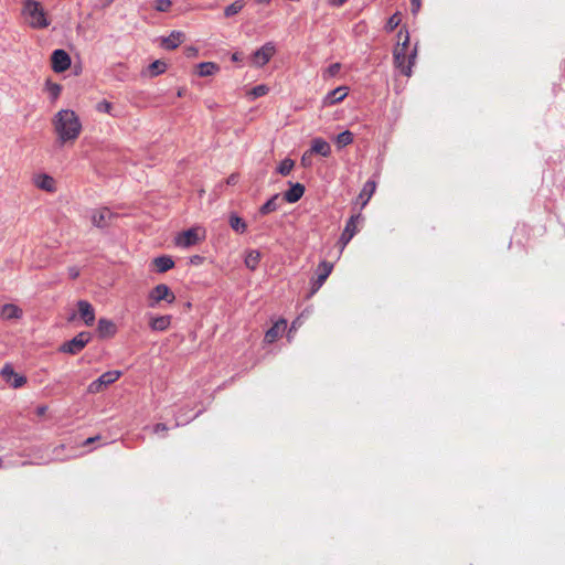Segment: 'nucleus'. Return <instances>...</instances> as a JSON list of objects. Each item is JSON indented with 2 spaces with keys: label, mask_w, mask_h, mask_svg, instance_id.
<instances>
[{
  "label": "nucleus",
  "mask_w": 565,
  "mask_h": 565,
  "mask_svg": "<svg viewBox=\"0 0 565 565\" xmlns=\"http://www.w3.org/2000/svg\"><path fill=\"white\" fill-rule=\"evenodd\" d=\"M52 124L60 145L74 142L82 131L81 120L75 111L71 109H62L57 111Z\"/></svg>",
  "instance_id": "1"
},
{
  "label": "nucleus",
  "mask_w": 565,
  "mask_h": 565,
  "mask_svg": "<svg viewBox=\"0 0 565 565\" xmlns=\"http://www.w3.org/2000/svg\"><path fill=\"white\" fill-rule=\"evenodd\" d=\"M21 14L31 29L42 30L51 24V19L40 1L22 0Z\"/></svg>",
  "instance_id": "2"
},
{
  "label": "nucleus",
  "mask_w": 565,
  "mask_h": 565,
  "mask_svg": "<svg viewBox=\"0 0 565 565\" xmlns=\"http://www.w3.org/2000/svg\"><path fill=\"white\" fill-rule=\"evenodd\" d=\"M409 51V33L406 29H401L397 32V44L393 51V63L394 67L407 77L412 76L413 73L409 66H405Z\"/></svg>",
  "instance_id": "3"
},
{
  "label": "nucleus",
  "mask_w": 565,
  "mask_h": 565,
  "mask_svg": "<svg viewBox=\"0 0 565 565\" xmlns=\"http://www.w3.org/2000/svg\"><path fill=\"white\" fill-rule=\"evenodd\" d=\"M90 340V332L82 331L78 334H76L73 339L64 342L61 345L60 351L68 354H77L87 345V343Z\"/></svg>",
  "instance_id": "4"
},
{
  "label": "nucleus",
  "mask_w": 565,
  "mask_h": 565,
  "mask_svg": "<svg viewBox=\"0 0 565 565\" xmlns=\"http://www.w3.org/2000/svg\"><path fill=\"white\" fill-rule=\"evenodd\" d=\"M175 300V296L172 290L164 284L157 285L149 292V307L154 308L160 301H167L172 303Z\"/></svg>",
  "instance_id": "5"
},
{
  "label": "nucleus",
  "mask_w": 565,
  "mask_h": 565,
  "mask_svg": "<svg viewBox=\"0 0 565 565\" xmlns=\"http://www.w3.org/2000/svg\"><path fill=\"white\" fill-rule=\"evenodd\" d=\"M121 376L120 371H108L103 373L97 380L88 385V393L96 394L102 392L108 385L115 383Z\"/></svg>",
  "instance_id": "6"
},
{
  "label": "nucleus",
  "mask_w": 565,
  "mask_h": 565,
  "mask_svg": "<svg viewBox=\"0 0 565 565\" xmlns=\"http://www.w3.org/2000/svg\"><path fill=\"white\" fill-rule=\"evenodd\" d=\"M363 220V216L359 214L352 215L340 236L339 243L341 244V248L343 249L349 242L354 237V235L359 232L358 224Z\"/></svg>",
  "instance_id": "7"
},
{
  "label": "nucleus",
  "mask_w": 565,
  "mask_h": 565,
  "mask_svg": "<svg viewBox=\"0 0 565 565\" xmlns=\"http://www.w3.org/2000/svg\"><path fill=\"white\" fill-rule=\"evenodd\" d=\"M276 52L275 44L273 42L265 43L262 47L256 50L252 55V63L257 67L266 65Z\"/></svg>",
  "instance_id": "8"
},
{
  "label": "nucleus",
  "mask_w": 565,
  "mask_h": 565,
  "mask_svg": "<svg viewBox=\"0 0 565 565\" xmlns=\"http://www.w3.org/2000/svg\"><path fill=\"white\" fill-rule=\"evenodd\" d=\"M89 217L94 226L105 228L111 223L115 214L108 207H100L92 210Z\"/></svg>",
  "instance_id": "9"
},
{
  "label": "nucleus",
  "mask_w": 565,
  "mask_h": 565,
  "mask_svg": "<svg viewBox=\"0 0 565 565\" xmlns=\"http://www.w3.org/2000/svg\"><path fill=\"white\" fill-rule=\"evenodd\" d=\"M52 70L55 73H63L71 66V57L68 53L62 49L53 51L51 56Z\"/></svg>",
  "instance_id": "10"
},
{
  "label": "nucleus",
  "mask_w": 565,
  "mask_h": 565,
  "mask_svg": "<svg viewBox=\"0 0 565 565\" xmlns=\"http://www.w3.org/2000/svg\"><path fill=\"white\" fill-rule=\"evenodd\" d=\"M200 241L199 232L196 228H189L182 232L177 238L175 244L179 247L188 248L195 245Z\"/></svg>",
  "instance_id": "11"
},
{
  "label": "nucleus",
  "mask_w": 565,
  "mask_h": 565,
  "mask_svg": "<svg viewBox=\"0 0 565 565\" xmlns=\"http://www.w3.org/2000/svg\"><path fill=\"white\" fill-rule=\"evenodd\" d=\"M333 269V265L329 262H321L318 266V275L315 281L312 282V292H316L321 286L324 284L329 275Z\"/></svg>",
  "instance_id": "12"
},
{
  "label": "nucleus",
  "mask_w": 565,
  "mask_h": 565,
  "mask_svg": "<svg viewBox=\"0 0 565 565\" xmlns=\"http://www.w3.org/2000/svg\"><path fill=\"white\" fill-rule=\"evenodd\" d=\"M77 309L81 319L85 322L86 326H93L95 322V310L93 306L87 300H78Z\"/></svg>",
  "instance_id": "13"
},
{
  "label": "nucleus",
  "mask_w": 565,
  "mask_h": 565,
  "mask_svg": "<svg viewBox=\"0 0 565 565\" xmlns=\"http://www.w3.org/2000/svg\"><path fill=\"white\" fill-rule=\"evenodd\" d=\"M349 93V88L347 86H339L332 90H330L323 98V106H332L337 103L342 102Z\"/></svg>",
  "instance_id": "14"
},
{
  "label": "nucleus",
  "mask_w": 565,
  "mask_h": 565,
  "mask_svg": "<svg viewBox=\"0 0 565 565\" xmlns=\"http://www.w3.org/2000/svg\"><path fill=\"white\" fill-rule=\"evenodd\" d=\"M184 40V34L180 31H172L168 36L162 38L161 46L166 50L177 49Z\"/></svg>",
  "instance_id": "15"
},
{
  "label": "nucleus",
  "mask_w": 565,
  "mask_h": 565,
  "mask_svg": "<svg viewBox=\"0 0 565 565\" xmlns=\"http://www.w3.org/2000/svg\"><path fill=\"white\" fill-rule=\"evenodd\" d=\"M309 150L312 151V154H319L321 157H329L331 154L330 145L319 137L312 139Z\"/></svg>",
  "instance_id": "16"
},
{
  "label": "nucleus",
  "mask_w": 565,
  "mask_h": 565,
  "mask_svg": "<svg viewBox=\"0 0 565 565\" xmlns=\"http://www.w3.org/2000/svg\"><path fill=\"white\" fill-rule=\"evenodd\" d=\"M23 311L17 305L6 303L1 307L0 316L3 320H18L22 318Z\"/></svg>",
  "instance_id": "17"
},
{
  "label": "nucleus",
  "mask_w": 565,
  "mask_h": 565,
  "mask_svg": "<svg viewBox=\"0 0 565 565\" xmlns=\"http://www.w3.org/2000/svg\"><path fill=\"white\" fill-rule=\"evenodd\" d=\"M115 323L106 318H100L98 320L97 331L102 338H110L116 333Z\"/></svg>",
  "instance_id": "18"
},
{
  "label": "nucleus",
  "mask_w": 565,
  "mask_h": 565,
  "mask_svg": "<svg viewBox=\"0 0 565 565\" xmlns=\"http://www.w3.org/2000/svg\"><path fill=\"white\" fill-rule=\"evenodd\" d=\"M34 183L39 189L47 192H54L56 190L55 180L45 173L36 175Z\"/></svg>",
  "instance_id": "19"
},
{
  "label": "nucleus",
  "mask_w": 565,
  "mask_h": 565,
  "mask_svg": "<svg viewBox=\"0 0 565 565\" xmlns=\"http://www.w3.org/2000/svg\"><path fill=\"white\" fill-rule=\"evenodd\" d=\"M305 193V186L300 183L292 184L289 190L284 193V199L288 203H296Z\"/></svg>",
  "instance_id": "20"
},
{
  "label": "nucleus",
  "mask_w": 565,
  "mask_h": 565,
  "mask_svg": "<svg viewBox=\"0 0 565 565\" xmlns=\"http://www.w3.org/2000/svg\"><path fill=\"white\" fill-rule=\"evenodd\" d=\"M286 324V320H280L279 322H276L270 329L267 330L265 334V342L273 343L274 341H276L280 337L281 332L285 330Z\"/></svg>",
  "instance_id": "21"
},
{
  "label": "nucleus",
  "mask_w": 565,
  "mask_h": 565,
  "mask_svg": "<svg viewBox=\"0 0 565 565\" xmlns=\"http://www.w3.org/2000/svg\"><path fill=\"white\" fill-rule=\"evenodd\" d=\"M153 265L158 273H166L174 267V262L170 256H159L153 259Z\"/></svg>",
  "instance_id": "22"
},
{
  "label": "nucleus",
  "mask_w": 565,
  "mask_h": 565,
  "mask_svg": "<svg viewBox=\"0 0 565 565\" xmlns=\"http://www.w3.org/2000/svg\"><path fill=\"white\" fill-rule=\"evenodd\" d=\"M171 323L170 316H159L154 317L150 320V328L154 331H164L169 328Z\"/></svg>",
  "instance_id": "23"
},
{
  "label": "nucleus",
  "mask_w": 565,
  "mask_h": 565,
  "mask_svg": "<svg viewBox=\"0 0 565 565\" xmlns=\"http://www.w3.org/2000/svg\"><path fill=\"white\" fill-rule=\"evenodd\" d=\"M220 70L213 62H202L198 65V74L202 77L215 74Z\"/></svg>",
  "instance_id": "24"
},
{
  "label": "nucleus",
  "mask_w": 565,
  "mask_h": 565,
  "mask_svg": "<svg viewBox=\"0 0 565 565\" xmlns=\"http://www.w3.org/2000/svg\"><path fill=\"white\" fill-rule=\"evenodd\" d=\"M278 201H279V194L273 195L267 202H265L260 206L259 213L263 215H266V214H269V213L278 210V207H279Z\"/></svg>",
  "instance_id": "25"
},
{
  "label": "nucleus",
  "mask_w": 565,
  "mask_h": 565,
  "mask_svg": "<svg viewBox=\"0 0 565 565\" xmlns=\"http://www.w3.org/2000/svg\"><path fill=\"white\" fill-rule=\"evenodd\" d=\"M228 223L232 230L236 233H244L247 228L246 222L235 213L230 215Z\"/></svg>",
  "instance_id": "26"
},
{
  "label": "nucleus",
  "mask_w": 565,
  "mask_h": 565,
  "mask_svg": "<svg viewBox=\"0 0 565 565\" xmlns=\"http://www.w3.org/2000/svg\"><path fill=\"white\" fill-rule=\"evenodd\" d=\"M245 7L244 0H236L224 9V15L226 18L233 17L242 11Z\"/></svg>",
  "instance_id": "27"
},
{
  "label": "nucleus",
  "mask_w": 565,
  "mask_h": 565,
  "mask_svg": "<svg viewBox=\"0 0 565 565\" xmlns=\"http://www.w3.org/2000/svg\"><path fill=\"white\" fill-rule=\"evenodd\" d=\"M260 262V253L258 250H250L245 257V265L247 268L254 270Z\"/></svg>",
  "instance_id": "28"
},
{
  "label": "nucleus",
  "mask_w": 565,
  "mask_h": 565,
  "mask_svg": "<svg viewBox=\"0 0 565 565\" xmlns=\"http://www.w3.org/2000/svg\"><path fill=\"white\" fill-rule=\"evenodd\" d=\"M375 186H376L375 182L371 181V180H369L364 184V186L360 193V198L364 199L363 205H365L367 203V201L371 199V196L373 195V193L375 191Z\"/></svg>",
  "instance_id": "29"
},
{
  "label": "nucleus",
  "mask_w": 565,
  "mask_h": 565,
  "mask_svg": "<svg viewBox=\"0 0 565 565\" xmlns=\"http://www.w3.org/2000/svg\"><path fill=\"white\" fill-rule=\"evenodd\" d=\"M167 64L163 61L157 60L148 66L150 76H157L166 72Z\"/></svg>",
  "instance_id": "30"
},
{
  "label": "nucleus",
  "mask_w": 565,
  "mask_h": 565,
  "mask_svg": "<svg viewBox=\"0 0 565 565\" xmlns=\"http://www.w3.org/2000/svg\"><path fill=\"white\" fill-rule=\"evenodd\" d=\"M353 142V134L349 130L342 131L337 136L335 143L339 148L345 147Z\"/></svg>",
  "instance_id": "31"
},
{
  "label": "nucleus",
  "mask_w": 565,
  "mask_h": 565,
  "mask_svg": "<svg viewBox=\"0 0 565 565\" xmlns=\"http://www.w3.org/2000/svg\"><path fill=\"white\" fill-rule=\"evenodd\" d=\"M294 166V160L286 158L279 163L277 172L280 173L281 175H288L291 172Z\"/></svg>",
  "instance_id": "32"
},
{
  "label": "nucleus",
  "mask_w": 565,
  "mask_h": 565,
  "mask_svg": "<svg viewBox=\"0 0 565 565\" xmlns=\"http://www.w3.org/2000/svg\"><path fill=\"white\" fill-rule=\"evenodd\" d=\"M46 90L49 92L51 99L54 102L58 98V96L62 92V86L57 83L47 81L46 82Z\"/></svg>",
  "instance_id": "33"
},
{
  "label": "nucleus",
  "mask_w": 565,
  "mask_h": 565,
  "mask_svg": "<svg viewBox=\"0 0 565 565\" xmlns=\"http://www.w3.org/2000/svg\"><path fill=\"white\" fill-rule=\"evenodd\" d=\"M402 19L399 13H394L386 22L385 30L386 32L394 31L401 23Z\"/></svg>",
  "instance_id": "34"
},
{
  "label": "nucleus",
  "mask_w": 565,
  "mask_h": 565,
  "mask_svg": "<svg viewBox=\"0 0 565 565\" xmlns=\"http://www.w3.org/2000/svg\"><path fill=\"white\" fill-rule=\"evenodd\" d=\"M172 6L171 0H154V9L158 12H168Z\"/></svg>",
  "instance_id": "35"
},
{
  "label": "nucleus",
  "mask_w": 565,
  "mask_h": 565,
  "mask_svg": "<svg viewBox=\"0 0 565 565\" xmlns=\"http://www.w3.org/2000/svg\"><path fill=\"white\" fill-rule=\"evenodd\" d=\"M417 58V44L409 51L408 55L406 56L405 66H409L411 70L416 63Z\"/></svg>",
  "instance_id": "36"
},
{
  "label": "nucleus",
  "mask_w": 565,
  "mask_h": 565,
  "mask_svg": "<svg viewBox=\"0 0 565 565\" xmlns=\"http://www.w3.org/2000/svg\"><path fill=\"white\" fill-rule=\"evenodd\" d=\"M268 87L266 85H257L250 90V95L254 98L262 97L268 93Z\"/></svg>",
  "instance_id": "37"
},
{
  "label": "nucleus",
  "mask_w": 565,
  "mask_h": 565,
  "mask_svg": "<svg viewBox=\"0 0 565 565\" xmlns=\"http://www.w3.org/2000/svg\"><path fill=\"white\" fill-rule=\"evenodd\" d=\"M17 373L10 364H6L1 370V375L7 382H10L12 377H14Z\"/></svg>",
  "instance_id": "38"
},
{
  "label": "nucleus",
  "mask_w": 565,
  "mask_h": 565,
  "mask_svg": "<svg viewBox=\"0 0 565 565\" xmlns=\"http://www.w3.org/2000/svg\"><path fill=\"white\" fill-rule=\"evenodd\" d=\"M113 108V105L107 100H102L97 104L96 109L100 113L109 114Z\"/></svg>",
  "instance_id": "39"
},
{
  "label": "nucleus",
  "mask_w": 565,
  "mask_h": 565,
  "mask_svg": "<svg viewBox=\"0 0 565 565\" xmlns=\"http://www.w3.org/2000/svg\"><path fill=\"white\" fill-rule=\"evenodd\" d=\"M312 151L307 150L301 157V164L306 168L311 167L312 164Z\"/></svg>",
  "instance_id": "40"
},
{
  "label": "nucleus",
  "mask_w": 565,
  "mask_h": 565,
  "mask_svg": "<svg viewBox=\"0 0 565 565\" xmlns=\"http://www.w3.org/2000/svg\"><path fill=\"white\" fill-rule=\"evenodd\" d=\"M26 383V377L23 376V375H19V374H15L14 377H13V382L11 383V385L14 387V388H19L21 386H23L24 384Z\"/></svg>",
  "instance_id": "41"
},
{
  "label": "nucleus",
  "mask_w": 565,
  "mask_h": 565,
  "mask_svg": "<svg viewBox=\"0 0 565 565\" xmlns=\"http://www.w3.org/2000/svg\"><path fill=\"white\" fill-rule=\"evenodd\" d=\"M340 68V63H333L328 67L327 73L329 76H335L339 73Z\"/></svg>",
  "instance_id": "42"
},
{
  "label": "nucleus",
  "mask_w": 565,
  "mask_h": 565,
  "mask_svg": "<svg viewBox=\"0 0 565 565\" xmlns=\"http://www.w3.org/2000/svg\"><path fill=\"white\" fill-rule=\"evenodd\" d=\"M412 6V13L416 14L420 9L422 0H409Z\"/></svg>",
  "instance_id": "43"
},
{
  "label": "nucleus",
  "mask_w": 565,
  "mask_h": 565,
  "mask_svg": "<svg viewBox=\"0 0 565 565\" xmlns=\"http://www.w3.org/2000/svg\"><path fill=\"white\" fill-rule=\"evenodd\" d=\"M68 276L71 279H76L79 276V269L76 266L70 267Z\"/></svg>",
  "instance_id": "44"
},
{
  "label": "nucleus",
  "mask_w": 565,
  "mask_h": 565,
  "mask_svg": "<svg viewBox=\"0 0 565 565\" xmlns=\"http://www.w3.org/2000/svg\"><path fill=\"white\" fill-rule=\"evenodd\" d=\"M167 430H168L167 425L162 424V423H159V424L154 425V427H153V433L154 434L164 433Z\"/></svg>",
  "instance_id": "45"
},
{
  "label": "nucleus",
  "mask_w": 565,
  "mask_h": 565,
  "mask_svg": "<svg viewBox=\"0 0 565 565\" xmlns=\"http://www.w3.org/2000/svg\"><path fill=\"white\" fill-rule=\"evenodd\" d=\"M348 0H328L329 4L332 7H341Z\"/></svg>",
  "instance_id": "46"
},
{
  "label": "nucleus",
  "mask_w": 565,
  "mask_h": 565,
  "mask_svg": "<svg viewBox=\"0 0 565 565\" xmlns=\"http://www.w3.org/2000/svg\"><path fill=\"white\" fill-rule=\"evenodd\" d=\"M98 439H99V436L89 437V438H87V439L83 443V446H88V445H90V444L95 443V441H96V440H98Z\"/></svg>",
  "instance_id": "47"
},
{
  "label": "nucleus",
  "mask_w": 565,
  "mask_h": 565,
  "mask_svg": "<svg viewBox=\"0 0 565 565\" xmlns=\"http://www.w3.org/2000/svg\"><path fill=\"white\" fill-rule=\"evenodd\" d=\"M201 262H202V257H201V256H199V255H195V256H193V257L191 258V263H193V264H199V263H201Z\"/></svg>",
  "instance_id": "48"
},
{
  "label": "nucleus",
  "mask_w": 565,
  "mask_h": 565,
  "mask_svg": "<svg viewBox=\"0 0 565 565\" xmlns=\"http://www.w3.org/2000/svg\"><path fill=\"white\" fill-rule=\"evenodd\" d=\"M115 0H104L103 1V4H102V8L105 9V8H108Z\"/></svg>",
  "instance_id": "49"
},
{
  "label": "nucleus",
  "mask_w": 565,
  "mask_h": 565,
  "mask_svg": "<svg viewBox=\"0 0 565 565\" xmlns=\"http://www.w3.org/2000/svg\"><path fill=\"white\" fill-rule=\"evenodd\" d=\"M232 61L238 62L241 61V53L236 52L232 55Z\"/></svg>",
  "instance_id": "50"
},
{
  "label": "nucleus",
  "mask_w": 565,
  "mask_h": 565,
  "mask_svg": "<svg viewBox=\"0 0 565 565\" xmlns=\"http://www.w3.org/2000/svg\"><path fill=\"white\" fill-rule=\"evenodd\" d=\"M236 182V177L234 174H232L228 180H227V183L228 184H234Z\"/></svg>",
  "instance_id": "51"
},
{
  "label": "nucleus",
  "mask_w": 565,
  "mask_h": 565,
  "mask_svg": "<svg viewBox=\"0 0 565 565\" xmlns=\"http://www.w3.org/2000/svg\"><path fill=\"white\" fill-rule=\"evenodd\" d=\"M45 412H46V407L45 406L38 407V414L39 415H43Z\"/></svg>",
  "instance_id": "52"
},
{
  "label": "nucleus",
  "mask_w": 565,
  "mask_h": 565,
  "mask_svg": "<svg viewBox=\"0 0 565 565\" xmlns=\"http://www.w3.org/2000/svg\"><path fill=\"white\" fill-rule=\"evenodd\" d=\"M271 0H256L257 3L268 4Z\"/></svg>",
  "instance_id": "53"
}]
</instances>
